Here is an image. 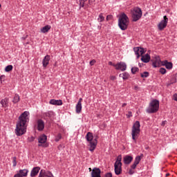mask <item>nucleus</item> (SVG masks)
<instances>
[{
  "mask_svg": "<svg viewBox=\"0 0 177 177\" xmlns=\"http://www.w3.org/2000/svg\"><path fill=\"white\" fill-rule=\"evenodd\" d=\"M150 55L145 54V55L141 56V61H142L143 63H149L150 62Z\"/></svg>",
  "mask_w": 177,
  "mask_h": 177,
  "instance_id": "obj_22",
  "label": "nucleus"
},
{
  "mask_svg": "<svg viewBox=\"0 0 177 177\" xmlns=\"http://www.w3.org/2000/svg\"><path fill=\"white\" fill-rule=\"evenodd\" d=\"M49 103L53 106H62L63 104V101L62 100L52 99L50 100Z\"/></svg>",
  "mask_w": 177,
  "mask_h": 177,
  "instance_id": "obj_19",
  "label": "nucleus"
},
{
  "mask_svg": "<svg viewBox=\"0 0 177 177\" xmlns=\"http://www.w3.org/2000/svg\"><path fill=\"white\" fill-rule=\"evenodd\" d=\"M31 139H32V140H31L32 142H33V140H34V137H32Z\"/></svg>",
  "mask_w": 177,
  "mask_h": 177,
  "instance_id": "obj_58",
  "label": "nucleus"
},
{
  "mask_svg": "<svg viewBox=\"0 0 177 177\" xmlns=\"http://www.w3.org/2000/svg\"><path fill=\"white\" fill-rule=\"evenodd\" d=\"M39 171H41V167H35L32 169L30 171V176L35 177L38 174H39Z\"/></svg>",
  "mask_w": 177,
  "mask_h": 177,
  "instance_id": "obj_15",
  "label": "nucleus"
},
{
  "mask_svg": "<svg viewBox=\"0 0 177 177\" xmlns=\"http://www.w3.org/2000/svg\"><path fill=\"white\" fill-rule=\"evenodd\" d=\"M104 177H113V174H111V172H108L104 174Z\"/></svg>",
  "mask_w": 177,
  "mask_h": 177,
  "instance_id": "obj_43",
  "label": "nucleus"
},
{
  "mask_svg": "<svg viewBox=\"0 0 177 177\" xmlns=\"http://www.w3.org/2000/svg\"><path fill=\"white\" fill-rule=\"evenodd\" d=\"M113 19V15H107L106 20V21H109V20H111Z\"/></svg>",
  "mask_w": 177,
  "mask_h": 177,
  "instance_id": "obj_44",
  "label": "nucleus"
},
{
  "mask_svg": "<svg viewBox=\"0 0 177 177\" xmlns=\"http://www.w3.org/2000/svg\"><path fill=\"white\" fill-rule=\"evenodd\" d=\"M159 73H160V74H162V75H164V74L167 73V69H165V68H160L159 69Z\"/></svg>",
  "mask_w": 177,
  "mask_h": 177,
  "instance_id": "obj_37",
  "label": "nucleus"
},
{
  "mask_svg": "<svg viewBox=\"0 0 177 177\" xmlns=\"http://www.w3.org/2000/svg\"><path fill=\"white\" fill-rule=\"evenodd\" d=\"M60 139H62V134L58 133L55 138V142H59V140H60Z\"/></svg>",
  "mask_w": 177,
  "mask_h": 177,
  "instance_id": "obj_41",
  "label": "nucleus"
},
{
  "mask_svg": "<svg viewBox=\"0 0 177 177\" xmlns=\"http://www.w3.org/2000/svg\"><path fill=\"white\" fill-rule=\"evenodd\" d=\"M174 100H175L176 102H177V93L174 95Z\"/></svg>",
  "mask_w": 177,
  "mask_h": 177,
  "instance_id": "obj_50",
  "label": "nucleus"
},
{
  "mask_svg": "<svg viewBox=\"0 0 177 177\" xmlns=\"http://www.w3.org/2000/svg\"><path fill=\"white\" fill-rule=\"evenodd\" d=\"M16 159H17V158H16V156H14L13 158H12V165H13V167H16V165H17V162L16 161Z\"/></svg>",
  "mask_w": 177,
  "mask_h": 177,
  "instance_id": "obj_40",
  "label": "nucleus"
},
{
  "mask_svg": "<svg viewBox=\"0 0 177 177\" xmlns=\"http://www.w3.org/2000/svg\"><path fill=\"white\" fill-rule=\"evenodd\" d=\"M165 124H167V120L162 121L161 126H162V127H164V126L165 125Z\"/></svg>",
  "mask_w": 177,
  "mask_h": 177,
  "instance_id": "obj_51",
  "label": "nucleus"
},
{
  "mask_svg": "<svg viewBox=\"0 0 177 177\" xmlns=\"http://www.w3.org/2000/svg\"><path fill=\"white\" fill-rule=\"evenodd\" d=\"M2 5L0 4V8H1Z\"/></svg>",
  "mask_w": 177,
  "mask_h": 177,
  "instance_id": "obj_60",
  "label": "nucleus"
},
{
  "mask_svg": "<svg viewBox=\"0 0 177 177\" xmlns=\"http://www.w3.org/2000/svg\"><path fill=\"white\" fill-rule=\"evenodd\" d=\"M97 20H98L99 23H102L103 21H104V17L103 16V13H100L99 15Z\"/></svg>",
  "mask_w": 177,
  "mask_h": 177,
  "instance_id": "obj_33",
  "label": "nucleus"
},
{
  "mask_svg": "<svg viewBox=\"0 0 177 177\" xmlns=\"http://www.w3.org/2000/svg\"><path fill=\"white\" fill-rule=\"evenodd\" d=\"M109 66H113V67L115 66V64H113L112 62H109Z\"/></svg>",
  "mask_w": 177,
  "mask_h": 177,
  "instance_id": "obj_52",
  "label": "nucleus"
},
{
  "mask_svg": "<svg viewBox=\"0 0 177 177\" xmlns=\"http://www.w3.org/2000/svg\"><path fill=\"white\" fill-rule=\"evenodd\" d=\"M138 71H139V68H138V67L131 68L132 74H136V73H138Z\"/></svg>",
  "mask_w": 177,
  "mask_h": 177,
  "instance_id": "obj_36",
  "label": "nucleus"
},
{
  "mask_svg": "<svg viewBox=\"0 0 177 177\" xmlns=\"http://www.w3.org/2000/svg\"><path fill=\"white\" fill-rule=\"evenodd\" d=\"M47 140H48V137L46 136V135L43 134V135L40 136L38 138V142L39 143L38 145V147H48V146H49V145L45 144V143H46Z\"/></svg>",
  "mask_w": 177,
  "mask_h": 177,
  "instance_id": "obj_7",
  "label": "nucleus"
},
{
  "mask_svg": "<svg viewBox=\"0 0 177 177\" xmlns=\"http://www.w3.org/2000/svg\"><path fill=\"white\" fill-rule=\"evenodd\" d=\"M42 115L44 120H48V118L50 119L55 115V112H53V111H48L47 112L43 113Z\"/></svg>",
  "mask_w": 177,
  "mask_h": 177,
  "instance_id": "obj_13",
  "label": "nucleus"
},
{
  "mask_svg": "<svg viewBox=\"0 0 177 177\" xmlns=\"http://www.w3.org/2000/svg\"><path fill=\"white\" fill-rule=\"evenodd\" d=\"M133 160V157L127 155L123 158V162L125 165H129L131 162Z\"/></svg>",
  "mask_w": 177,
  "mask_h": 177,
  "instance_id": "obj_14",
  "label": "nucleus"
},
{
  "mask_svg": "<svg viewBox=\"0 0 177 177\" xmlns=\"http://www.w3.org/2000/svg\"><path fill=\"white\" fill-rule=\"evenodd\" d=\"M150 75V73L149 72L145 71L143 73H141V77L142 78H147Z\"/></svg>",
  "mask_w": 177,
  "mask_h": 177,
  "instance_id": "obj_34",
  "label": "nucleus"
},
{
  "mask_svg": "<svg viewBox=\"0 0 177 177\" xmlns=\"http://www.w3.org/2000/svg\"><path fill=\"white\" fill-rule=\"evenodd\" d=\"M142 158H143V153H140V156H137L136 157L135 160H134V163L137 164V165H139Z\"/></svg>",
  "mask_w": 177,
  "mask_h": 177,
  "instance_id": "obj_27",
  "label": "nucleus"
},
{
  "mask_svg": "<svg viewBox=\"0 0 177 177\" xmlns=\"http://www.w3.org/2000/svg\"><path fill=\"white\" fill-rule=\"evenodd\" d=\"M22 39H26V37H22Z\"/></svg>",
  "mask_w": 177,
  "mask_h": 177,
  "instance_id": "obj_59",
  "label": "nucleus"
},
{
  "mask_svg": "<svg viewBox=\"0 0 177 177\" xmlns=\"http://www.w3.org/2000/svg\"><path fill=\"white\" fill-rule=\"evenodd\" d=\"M139 52H140L141 56H143V54H144L145 52V48L140 47V50H139Z\"/></svg>",
  "mask_w": 177,
  "mask_h": 177,
  "instance_id": "obj_42",
  "label": "nucleus"
},
{
  "mask_svg": "<svg viewBox=\"0 0 177 177\" xmlns=\"http://www.w3.org/2000/svg\"><path fill=\"white\" fill-rule=\"evenodd\" d=\"M168 24V17L166 15L163 17V19L158 25V28L160 31H162Z\"/></svg>",
  "mask_w": 177,
  "mask_h": 177,
  "instance_id": "obj_8",
  "label": "nucleus"
},
{
  "mask_svg": "<svg viewBox=\"0 0 177 177\" xmlns=\"http://www.w3.org/2000/svg\"><path fill=\"white\" fill-rule=\"evenodd\" d=\"M77 3L79 4L80 9H81V8H86V6H88V0H79Z\"/></svg>",
  "mask_w": 177,
  "mask_h": 177,
  "instance_id": "obj_20",
  "label": "nucleus"
},
{
  "mask_svg": "<svg viewBox=\"0 0 177 177\" xmlns=\"http://www.w3.org/2000/svg\"><path fill=\"white\" fill-rule=\"evenodd\" d=\"M0 103L3 109H6V107L9 106V98L2 99Z\"/></svg>",
  "mask_w": 177,
  "mask_h": 177,
  "instance_id": "obj_21",
  "label": "nucleus"
},
{
  "mask_svg": "<svg viewBox=\"0 0 177 177\" xmlns=\"http://www.w3.org/2000/svg\"><path fill=\"white\" fill-rule=\"evenodd\" d=\"M161 64L165 66L167 70H172V67H174L172 62H169L168 60L161 62Z\"/></svg>",
  "mask_w": 177,
  "mask_h": 177,
  "instance_id": "obj_16",
  "label": "nucleus"
},
{
  "mask_svg": "<svg viewBox=\"0 0 177 177\" xmlns=\"http://www.w3.org/2000/svg\"><path fill=\"white\" fill-rule=\"evenodd\" d=\"M100 174H102L100 169L94 167L91 171V177H102Z\"/></svg>",
  "mask_w": 177,
  "mask_h": 177,
  "instance_id": "obj_11",
  "label": "nucleus"
},
{
  "mask_svg": "<svg viewBox=\"0 0 177 177\" xmlns=\"http://www.w3.org/2000/svg\"><path fill=\"white\" fill-rule=\"evenodd\" d=\"M45 176L46 177H55V176H53V174H52V172H50L49 171H46V170H45Z\"/></svg>",
  "mask_w": 177,
  "mask_h": 177,
  "instance_id": "obj_35",
  "label": "nucleus"
},
{
  "mask_svg": "<svg viewBox=\"0 0 177 177\" xmlns=\"http://www.w3.org/2000/svg\"><path fill=\"white\" fill-rule=\"evenodd\" d=\"M133 50L135 52V55L137 56V59H139L140 57V47H135L133 48Z\"/></svg>",
  "mask_w": 177,
  "mask_h": 177,
  "instance_id": "obj_31",
  "label": "nucleus"
},
{
  "mask_svg": "<svg viewBox=\"0 0 177 177\" xmlns=\"http://www.w3.org/2000/svg\"><path fill=\"white\" fill-rule=\"evenodd\" d=\"M116 79H117V77H115V76H111V81H114Z\"/></svg>",
  "mask_w": 177,
  "mask_h": 177,
  "instance_id": "obj_53",
  "label": "nucleus"
},
{
  "mask_svg": "<svg viewBox=\"0 0 177 177\" xmlns=\"http://www.w3.org/2000/svg\"><path fill=\"white\" fill-rule=\"evenodd\" d=\"M115 70H120V71H125L127 70V64L125 62H118L114 65Z\"/></svg>",
  "mask_w": 177,
  "mask_h": 177,
  "instance_id": "obj_9",
  "label": "nucleus"
},
{
  "mask_svg": "<svg viewBox=\"0 0 177 177\" xmlns=\"http://www.w3.org/2000/svg\"><path fill=\"white\" fill-rule=\"evenodd\" d=\"M18 174H20L21 176L22 177H26L28 175V169H20Z\"/></svg>",
  "mask_w": 177,
  "mask_h": 177,
  "instance_id": "obj_25",
  "label": "nucleus"
},
{
  "mask_svg": "<svg viewBox=\"0 0 177 177\" xmlns=\"http://www.w3.org/2000/svg\"><path fill=\"white\" fill-rule=\"evenodd\" d=\"M30 115L29 111H24L19 117V121L16 124L15 133L17 136H21L27 132V122L30 121L28 118Z\"/></svg>",
  "mask_w": 177,
  "mask_h": 177,
  "instance_id": "obj_1",
  "label": "nucleus"
},
{
  "mask_svg": "<svg viewBox=\"0 0 177 177\" xmlns=\"http://www.w3.org/2000/svg\"><path fill=\"white\" fill-rule=\"evenodd\" d=\"M161 64V60L160 59H156L152 63L153 67L154 68H156V67H160V65Z\"/></svg>",
  "mask_w": 177,
  "mask_h": 177,
  "instance_id": "obj_28",
  "label": "nucleus"
},
{
  "mask_svg": "<svg viewBox=\"0 0 177 177\" xmlns=\"http://www.w3.org/2000/svg\"><path fill=\"white\" fill-rule=\"evenodd\" d=\"M95 63H96V60L92 59L91 61H90V66H93Z\"/></svg>",
  "mask_w": 177,
  "mask_h": 177,
  "instance_id": "obj_48",
  "label": "nucleus"
},
{
  "mask_svg": "<svg viewBox=\"0 0 177 177\" xmlns=\"http://www.w3.org/2000/svg\"><path fill=\"white\" fill-rule=\"evenodd\" d=\"M88 3H91L92 2H95L96 0H88Z\"/></svg>",
  "mask_w": 177,
  "mask_h": 177,
  "instance_id": "obj_55",
  "label": "nucleus"
},
{
  "mask_svg": "<svg viewBox=\"0 0 177 177\" xmlns=\"http://www.w3.org/2000/svg\"><path fill=\"white\" fill-rule=\"evenodd\" d=\"M176 82H177V73L171 75L170 79V85H171L172 84H176Z\"/></svg>",
  "mask_w": 177,
  "mask_h": 177,
  "instance_id": "obj_26",
  "label": "nucleus"
},
{
  "mask_svg": "<svg viewBox=\"0 0 177 177\" xmlns=\"http://www.w3.org/2000/svg\"><path fill=\"white\" fill-rule=\"evenodd\" d=\"M119 77H122V80L125 81L127 80H129V78L131 77V75H129V73H128V72H124L122 73H120L119 75Z\"/></svg>",
  "mask_w": 177,
  "mask_h": 177,
  "instance_id": "obj_23",
  "label": "nucleus"
},
{
  "mask_svg": "<svg viewBox=\"0 0 177 177\" xmlns=\"http://www.w3.org/2000/svg\"><path fill=\"white\" fill-rule=\"evenodd\" d=\"M89 170H90V171H91V168H89Z\"/></svg>",
  "mask_w": 177,
  "mask_h": 177,
  "instance_id": "obj_61",
  "label": "nucleus"
},
{
  "mask_svg": "<svg viewBox=\"0 0 177 177\" xmlns=\"http://www.w3.org/2000/svg\"><path fill=\"white\" fill-rule=\"evenodd\" d=\"M85 138L89 143V151H93L95 149H96V146H97V136L93 139V133L91 132H88L85 136Z\"/></svg>",
  "mask_w": 177,
  "mask_h": 177,
  "instance_id": "obj_3",
  "label": "nucleus"
},
{
  "mask_svg": "<svg viewBox=\"0 0 177 177\" xmlns=\"http://www.w3.org/2000/svg\"><path fill=\"white\" fill-rule=\"evenodd\" d=\"M50 61V55H46L42 61L43 67H44V68H46V67H48V65L49 64Z\"/></svg>",
  "mask_w": 177,
  "mask_h": 177,
  "instance_id": "obj_18",
  "label": "nucleus"
},
{
  "mask_svg": "<svg viewBox=\"0 0 177 177\" xmlns=\"http://www.w3.org/2000/svg\"><path fill=\"white\" fill-rule=\"evenodd\" d=\"M129 175H133L135 174V171H133V169H130L129 171Z\"/></svg>",
  "mask_w": 177,
  "mask_h": 177,
  "instance_id": "obj_47",
  "label": "nucleus"
},
{
  "mask_svg": "<svg viewBox=\"0 0 177 177\" xmlns=\"http://www.w3.org/2000/svg\"><path fill=\"white\" fill-rule=\"evenodd\" d=\"M14 177H23V176H21V174H20L19 173H17L14 175Z\"/></svg>",
  "mask_w": 177,
  "mask_h": 177,
  "instance_id": "obj_49",
  "label": "nucleus"
},
{
  "mask_svg": "<svg viewBox=\"0 0 177 177\" xmlns=\"http://www.w3.org/2000/svg\"><path fill=\"white\" fill-rule=\"evenodd\" d=\"M129 23V18L128 16L125 15V13H122L118 19V26L122 30V31H125L127 28H128Z\"/></svg>",
  "mask_w": 177,
  "mask_h": 177,
  "instance_id": "obj_4",
  "label": "nucleus"
},
{
  "mask_svg": "<svg viewBox=\"0 0 177 177\" xmlns=\"http://www.w3.org/2000/svg\"><path fill=\"white\" fill-rule=\"evenodd\" d=\"M12 70H13V66L12 65H8L5 68L6 73H9V72L12 71Z\"/></svg>",
  "mask_w": 177,
  "mask_h": 177,
  "instance_id": "obj_32",
  "label": "nucleus"
},
{
  "mask_svg": "<svg viewBox=\"0 0 177 177\" xmlns=\"http://www.w3.org/2000/svg\"><path fill=\"white\" fill-rule=\"evenodd\" d=\"M138 66H139V67H142L143 64H142V63H139V64H138Z\"/></svg>",
  "mask_w": 177,
  "mask_h": 177,
  "instance_id": "obj_56",
  "label": "nucleus"
},
{
  "mask_svg": "<svg viewBox=\"0 0 177 177\" xmlns=\"http://www.w3.org/2000/svg\"><path fill=\"white\" fill-rule=\"evenodd\" d=\"M37 130L41 131L45 129V122L42 119H38L37 121Z\"/></svg>",
  "mask_w": 177,
  "mask_h": 177,
  "instance_id": "obj_12",
  "label": "nucleus"
},
{
  "mask_svg": "<svg viewBox=\"0 0 177 177\" xmlns=\"http://www.w3.org/2000/svg\"><path fill=\"white\" fill-rule=\"evenodd\" d=\"M6 80V76L5 75H2L0 76V82L1 84H3L5 82V80Z\"/></svg>",
  "mask_w": 177,
  "mask_h": 177,
  "instance_id": "obj_38",
  "label": "nucleus"
},
{
  "mask_svg": "<svg viewBox=\"0 0 177 177\" xmlns=\"http://www.w3.org/2000/svg\"><path fill=\"white\" fill-rule=\"evenodd\" d=\"M121 161H122V156L119 155L117 158L116 161L115 162V164H118V165H122V162H121Z\"/></svg>",
  "mask_w": 177,
  "mask_h": 177,
  "instance_id": "obj_30",
  "label": "nucleus"
},
{
  "mask_svg": "<svg viewBox=\"0 0 177 177\" xmlns=\"http://www.w3.org/2000/svg\"><path fill=\"white\" fill-rule=\"evenodd\" d=\"M136 167H138V165L135 162L131 166V169H136Z\"/></svg>",
  "mask_w": 177,
  "mask_h": 177,
  "instance_id": "obj_45",
  "label": "nucleus"
},
{
  "mask_svg": "<svg viewBox=\"0 0 177 177\" xmlns=\"http://www.w3.org/2000/svg\"><path fill=\"white\" fill-rule=\"evenodd\" d=\"M39 177H46L45 169H41L39 172Z\"/></svg>",
  "mask_w": 177,
  "mask_h": 177,
  "instance_id": "obj_39",
  "label": "nucleus"
},
{
  "mask_svg": "<svg viewBox=\"0 0 177 177\" xmlns=\"http://www.w3.org/2000/svg\"><path fill=\"white\" fill-rule=\"evenodd\" d=\"M125 106H127V103H123L122 107H125Z\"/></svg>",
  "mask_w": 177,
  "mask_h": 177,
  "instance_id": "obj_57",
  "label": "nucleus"
},
{
  "mask_svg": "<svg viewBox=\"0 0 177 177\" xmlns=\"http://www.w3.org/2000/svg\"><path fill=\"white\" fill-rule=\"evenodd\" d=\"M76 113L77 114H80V113H81L82 110V98H80L77 104H76Z\"/></svg>",
  "mask_w": 177,
  "mask_h": 177,
  "instance_id": "obj_17",
  "label": "nucleus"
},
{
  "mask_svg": "<svg viewBox=\"0 0 177 177\" xmlns=\"http://www.w3.org/2000/svg\"><path fill=\"white\" fill-rule=\"evenodd\" d=\"M50 28H52V26H50V25H46L44 27L41 28L40 31L43 34H46V32H48L49 30H50Z\"/></svg>",
  "mask_w": 177,
  "mask_h": 177,
  "instance_id": "obj_24",
  "label": "nucleus"
},
{
  "mask_svg": "<svg viewBox=\"0 0 177 177\" xmlns=\"http://www.w3.org/2000/svg\"><path fill=\"white\" fill-rule=\"evenodd\" d=\"M138 89H139V86H134V90H135V91H138Z\"/></svg>",
  "mask_w": 177,
  "mask_h": 177,
  "instance_id": "obj_54",
  "label": "nucleus"
},
{
  "mask_svg": "<svg viewBox=\"0 0 177 177\" xmlns=\"http://www.w3.org/2000/svg\"><path fill=\"white\" fill-rule=\"evenodd\" d=\"M19 102H20V96H19L17 94H15L12 100V103L16 104V103H19Z\"/></svg>",
  "mask_w": 177,
  "mask_h": 177,
  "instance_id": "obj_29",
  "label": "nucleus"
},
{
  "mask_svg": "<svg viewBox=\"0 0 177 177\" xmlns=\"http://www.w3.org/2000/svg\"><path fill=\"white\" fill-rule=\"evenodd\" d=\"M126 115H127V118H131V117H132V112L129 111Z\"/></svg>",
  "mask_w": 177,
  "mask_h": 177,
  "instance_id": "obj_46",
  "label": "nucleus"
},
{
  "mask_svg": "<svg viewBox=\"0 0 177 177\" xmlns=\"http://www.w3.org/2000/svg\"><path fill=\"white\" fill-rule=\"evenodd\" d=\"M114 171L115 175H121L122 174V165L114 163Z\"/></svg>",
  "mask_w": 177,
  "mask_h": 177,
  "instance_id": "obj_10",
  "label": "nucleus"
},
{
  "mask_svg": "<svg viewBox=\"0 0 177 177\" xmlns=\"http://www.w3.org/2000/svg\"><path fill=\"white\" fill-rule=\"evenodd\" d=\"M139 135H140V122L136 121L131 129V136L134 143H136V140L139 138Z\"/></svg>",
  "mask_w": 177,
  "mask_h": 177,
  "instance_id": "obj_5",
  "label": "nucleus"
},
{
  "mask_svg": "<svg viewBox=\"0 0 177 177\" xmlns=\"http://www.w3.org/2000/svg\"><path fill=\"white\" fill-rule=\"evenodd\" d=\"M131 13L132 21H138L142 19V12L140 8L136 7L133 8V10L131 11Z\"/></svg>",
  "mask_w": 177,
  "mask_h": 177,
  "instance_id": "obj_6",
  "label": "nucleus"
},
{
  "mask_svg": "<svg viewBox=\"0 0 177 177\" xmlns=\"http://www.w3.org/2000/svg\"><path fill=\"white\" fill-rule=\"evenodd\" d=\"M160 110V101L158 100H152L148 107L146 109V112L148 114H154Z\"/></svg>",
  "mask_w": 177,
  "mask_h": 177,
  "instance_id": "obj_2",
  "label": "nucleus"
}]
</instances>
